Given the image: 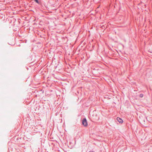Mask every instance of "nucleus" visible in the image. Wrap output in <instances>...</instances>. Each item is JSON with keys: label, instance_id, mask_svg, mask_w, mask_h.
<instances>
[{"label": "nucleus", "instance_id": "nucleus-4", "mask_svg": "<svg viewBox=\"0 0 152 152\" xmlns=\"http://www.w3.org/2000/svg\"><path fill=\"white\" fill-rule=\"evenodd\" d=\"M143 95L142 94H140L139 95V96L141 98H142L143 97Z\"/></svg>", "mask_w": 152, "mask_h": 152}, {"label": "nucleus", "instance_id": "nucleus-5", "mask_svg": "<svg viewBox=\"0 0 152 152\" xmlns=\"http://www.w3.org/2000/svg\"><path fill=\"white\" fill-rule=\"evenodd\" d=\"M35 1L37 2L38 4H39V2L38 0H34Z\"/></svg>", "mask_w": 152, "mask_h": 152}, {"label": "nucleus", "instance_id": "nucleus-2", "mask_svg": "<svg viewBox=\"0 0 152 152\" xmlns=\"http://www.w3.org/2000/svg\"><path fill=\"white\" fill-rule=\"evenodd\" d=\"M90 115L91 116L92 118L94 119V111L93 112H90L89 113Z\"/></svg>", "mask_w": 152, "mask_h": 152}, {"label": "nucleus", "instance_id": "nucleus-1", "mask_svg": "<svg viewBox=\"0 0 152 152\" xmlns=\"http://www.w3.org/2000/svg\"><path fill=\"white\" fill-rule=\"evenodd\" d=\"M82 123L83 125L85 126H86L88 125L86 119V118H84L82 120Z\"/></svg>", "mask_w": 152, "mask_h": 152}, {"label": "nucleus", "instance_id": "nucleus-3", "mask_svg": "<svg viewBox=\"0 0 152 152\" xmlns=\"http://www.w3.org/2000/svg\"><path fill=\"white\" fill-rule=\"evenodd\" d=\"M117 119L118 121L120 123H122L123 122L122 120L120 118L118 117L117 118Z\"/></svg>", "mask_w": 152, "mask_h": 152}]
</instances>
